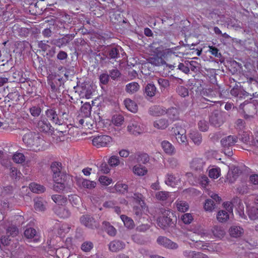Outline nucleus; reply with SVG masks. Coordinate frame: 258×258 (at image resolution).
<instances>
[{
  "label": "nucleus",
  "mask_w": 258,
  "mask_h": 258,
  "mask_svg": "<svg viewBox=\"0 0 258 258\" xmlns=\"http://www.w3.org/2000/svg\"><path fill=\"white\" fill-rule=\"evenodd\" d=\"M113 22L115 24H117L118 25H121L122 23H126V21L124 20V18L122 17V16L118 14H114L113 15V17L112 18V19L113 20Z\"/></svg>",
  "instance_id": "obj_55"
},
{
  "label": "nucleus",
  "mask_w": 258,
  "mask_h": 258,
  "mask_svg": "<svg viewBox=\"0 0 258 258\" xmlns=\"http://www.w3.org/2000/svg\"><path fill=\"white\" fill-rule=\"evenodd\" d=\"M169 119L172 121L177 120L179 119V112L177 109L174 107L169 108L166 112Z\"/></svg>",
  "instance_id": "obj_28"
},
{
  "label": "nucleus",
  "mask_w": 258,
  "mask_h": 258,
  "mask_svg": "<svg viewBox=\"0 0 258 258\" xmlns=\"http://www.w3.org/2000/svg\"><path fill=\"white\" fill-rule=\"evenodd\" d=\"M211 230L214 236L217 238H222L225 234V230L220 226L215 225Z\"/></svg>",
  "instance_id": "obj_25"
},
{
  "label": "nucleus",
  "mask_w": 258,
  "mask_h": 258,
  "mask_svg": "<svg viewBox=\"0 0 258 258\" xmlns=\"http://www.w3.org/2000/svg\"><path fill=\"white\" fill-rule=\"evenodd\" d=\"M13 159L17 163H22L25 161V158L22 153H18L14 155Z\"/></svg>",
  "instance_id": "obj_56"
},
{
  "label": "nucleus",
  "mask_w": 258,
  "mask_h": 258,
  "mask_svg": "<svg viewBox=\"0 0 258 258\" xmlns=\"http://www.w3.org/2000/svg\"><path fill=\"white\" fill-rule=\"evenodd\" d=\"M51 199L55 202L57 206H63L66 205L68 201V199L64 196L60 195H54L51 196Z\"/></svg>",
  "instance_id": "obj_26"
},
{
  "label": "nucleus",
  "mask_w": 258,
  "mask_h": 258,
  "mask_svg": "<svg viewBox=\"0 0 258 258\" xmlns=\"http://www.w3.org/2000/svg\"><path fill=\"white\" fill-rule=\"evenodd\" d=\"M68 200L73 207H78L81 204V199L77 195L69 196Z\"/></svg>",
  "instance_id": "obj_35"
},
{
  "label": "nucleus",
  "mask_w": 258,
  "mask_h": 258,
  "mask_svg": "<svg viewBox=\"0 0 258 258\" xmlns=\"http://www.w3.org/2000/svg\"><path fill=\"white\" fill-rule=\"evenodd\" d=\"M81 111L85 117H89L91 115V106L89 103H85L82 106Z\"/></svg>",
  "instance_id": "obj_48"
},
{
  "label": "nucleus",
  "mask_w": 258,
  "mask_h": 258,
  "mask_svg": "<svg viewBox=\"0 0 258 258\" xmlns=\"http://www.w3.org/2000/svg\"><path fill=\"white\" fill-rule=\"evenodd\" d=\"M239 108L242 110L244 113V118L247 119L253 117V114H254L256 109V106L254 103L246 100L240 104Z\"/></svg>",
  "instance_id": "obj_6"
},
{
  "label": "nucleus",
  "mask_w": 258,
  "mask_h": 258,
  "mask_svg": "<svg viewBox=\"0 0 258 258\" xmlns=\"http://www.w3.org/2000/svg\"><path fill=\"white\" fill-rule=\"evenodd\" d=\"M181 219L184 224H189L193 221L194 218L191 214L185 213L181 216Z\"/></svg>",
  "instance_id": "obj_57"
},
{
  "label": "nucleus",
  "mask_w": 258,
  "mask_h": 258,
  "mask_svg": "<svg viewBox=\"0 0 258 258\" xmlns=\"http://www.w3.org/2000/svg\"><path fill=\"white\" fill-rule=\"evenodd\" d=\"M137 160L139 164H146L149 161V157L146 153H141L138 155Z\"/></svg>",
  "instance_id": "obj_51"
},
{
  "label": "nucleus",
  "mask_w": 258,
  "mask_h": 258,
  "mask_svg": "<svg viewBox=\"0 0 258 258\" xmlns=\"http://www.w3.org/2000/svg\"><path fill=\"white\" fill-rule=\"evenodd\" d=\"M46 115L52 122L59 125L61 124V120L59 119L58 114L56 113L55 110L53 109H47L46 111Z\"/></svg>",
  "instance_id": "obj_21"
},
{
  "label": "nucleus",
  "mask_w": 258,
  "mask_h": 258,
  "mask_svg": "<svg viewBox=\"0 0 258 258\" xmlns=\"http://www.w3.org/2000/svg\"><path fill=\"white\" fill-rule=\"evenodd\" d=\"M125 243L121 241L116 240L110 242L109 249L112 252H117L124 248Z\"/></svg>",
  "instance_id": "obj_19"
},
{
  "label": "nucleus",
  "mask_w": 258,
  "mask_h": 258,
  "mask_svg": "<svg viewBox=\"0 0 258 258\" xmlns=\"http://www.w3.org/2000/svg\"><path fill=\"white\" fill-rule=\"evenodd\" d=\"M176 207L179 211L185 212L188 210L189 207L185 202L179 201L176 203Z\"/></svg>",
  "instance_id": "obj_52"
},
{
  "label": "nucleus",
  "mask_w": 258,
  "mask_h": 258,
  "mask_svg": "<svg viewBox=\"0 0 258 258\" xmlns=\"http://www.w3.org/2000/svg\"><path fill=\"white\" fill-rule=\"evenodd\" d=\"M128 131L135 135H139L142 132V130L136 122H133L131 124L129 125L127 127Z\"/></svg>",
  "instance_id": "obj_30"
},
{
  "label": "nucleus",
  "mask_w": 258,
  "mask_h": 258,
  "mask_svg": "<svg viewBox=\"0 0 258 258\" xmlns=\"http://www.w3.org/2000/svg\"><path fill=\"white\" fill-rule=\"evenodd\" d=\"M19 233V229L15 225H12L7 229V234L12 237L16 236Z\"/></svg>",
  "instance_id": "obj_46"
},
{
  "label": "nucleus",
  "mask_w": 258,
  "mask_h": 258,
  "mask_svg": "<svg viewBox=\"0 0 258 258\" xmlns=\"http://www.w3.org/2000/svg\"><path fill=\"white\" fill-rule=\"evenodd\" d=\"M229 233L231 237L238 238L243 234L244 230L240 226H232L229 228Z\"/></svg>",
  "instance_id": "obj_22"
},
{
  "label": "nucleus",
  "mask_w": 258,
  "mask_h": 258,
  "mask_svg": "<svg viewBox=\"0 0 258 258\" xmlns=\"http://www.w3.org/2000/svg\"><path fill=\"white\" fill-rule=\"evenodd\" d=\"M109 77L113 80H116L119 78L121 76V73L116 69H112L109 71Z\"/></svg>",
  "instance_id": "obj_63"
},
{
  "label": "nucleus",
  "mask_w": 258,
  "mask_h": 258,
  "mask_svg": "<svg viewBox=\"0 0 258 258\" xmlns=\"http://www.w3.org/2000/svg\"><path fill=\"white\" fill-rule=\"evenodd\" d=\"M198 126L200 131L206 132L209 128V124L205 120H202L198 122Z\"/></svg>",
  "instance_id": "obj_60"
},
{
  "label": "nucleus",
  "mask_w": 258,
  "mask_h": 258,
  "mask_svg": "<svg viewBox=\"0 0 258 258\" xmlns=\"http://www.w3.org/2000/svg\"><path fill=\"white\" fill-rule=\"evenodd\" d=\"M55 184L53 186V189L58 192H62L65 190L66 186L64 182H62V178H60L58 181H54Z\"/></svg>",
  "instance_id": "obj_34"
},
{
  "label": "nucleus",
  "mask_w": 258,
  "mask_h": 258,
  "mask_svg": "<svg viewBox=\"0 0 258 258\" xmlns=\"http://www.w3.org/2000/svg\"><path fill=\"white\" fill-rule=\"evenodd\" d=\"M169 197V192L167 191H159L156 194V198L160 201H165Z\"/></svg>",
  "instance_id": "obj_59"
},
{
  "label": "nucleus",
  "mask_w": 258,
  "mask_h": 258,
  "mask_svg": "<svg viewBox=\"0 0 258 258\" xmlns=\"http://www.w3.org/2000/svg\"><path fill=\"white\" fill-rule=\"evenodd\" d=\"M177 218L175 215L171 211L165 210L162 216L157 219V225L164 230L168 228H174L176 226Z\"/></svg>",
  "instance_id": "obj_2"
},
{
  "label": "nucleus",
  "mask_w": 258,
  "mask_h": 258,
  "mask_svg": "<svg viewBox=\"0 0 258 258\" xmlns=\"http://www.w3.org/2000/svg\"><path fill=\"white\" fill-rule=\"evenodd\" d=\"M103 228L105 231L110 236H115L116 233V230L115 228L111 225L108 222L103 221L102 223Z\"/></svg>",
  "instance_id": "obj_32"
},
{
  "label": "nucleus",
  "mask_w": 258,
  "mask_h": 258,
  "mask_svg": "<svg viewBox=\"0 0 258 258\" xmlns=\"http://www.w3.org/2000/svg\"><path fill=\"white\" fill-rule=\"evenodd\" d=\"M178 69L186 74H188L189 72V68L188 63H179L178 65Z\"/></svg>",
  "instance_id": "obj_61"
},
{
  "label": "nucleus",
  "mask_w": 258,
  "mask_h": 258,
  "mask_svg": "<svg viewBox=\"0 0 258 258\" xmlns=\"http://www.w3.org/2000/svg\"><path fill=\"white\" fill-rule=\"evenodd\" d=\"M74 37L75 35L74 34H66L61 38L51 39L50 44L52 45H54L59 48H61L63 46H66L68 44Z\"/></svg>",
  "instance_id": "obj_11"
},
{
  "label": "nucleus",
  "mask_w": 258,
  "mask_h": 258,
  "mask_svg": "<svg viewBox=\"0 0 258 258\" xmlns=\"http://www.w3.org/2000/svg\"><path fill=\"white\" fill-rule=\"evenodd\" d=\"M226 115L225 112L215 110L210 115L209 121L212 125L219 127L225 122Z\"/></svg>",
  "instance_id": "obj_4"
},
{
  "label": "nucleus",
  "mask_w": 258,
  "mask_h": 258,
  "mask_svg": "<svg viewBox=\"0 0 258 258\" xmlns=\"http://www.w3.org/2000/svg\"><path fill=\"white\" fill-rule=\"evenodd\" d=\"M153 125L158 129L164 130L169 125L168 120L165 118H161L154 121Z\"/></svg>",
  "instance_id": "obj_27"
},
{
  "label": "nucleus",
  "mask_w": 258,
  "mask_h": 258,
  "mask_svg": "<svg viewBox=\"0 0 258 258\" xmlns=\"http://www.w3.org/2000/svg\"><path fill=\"white\" fill-rule=\"evenodd\" d=\"M128 188V185L122 183H117L114 186L115 190L117 192L121 194H124L127 192Z\"/></svg>",
  "instance_id": "obj_47"
},
{
  "label": "nucleus",
  "mask_w": 258,
  "mask_h": 258,
  "mask_svg": "<svg viewBox=\"0 0 258 258\" xmlns=\"http://www.w3.org/2000/svg\"><path fill=\"white\" fill-rule=\"evenodd\" d=\"M53 210L57 216L62 218L69 217L71 214L68 208L62 206H55L54 207Z\"/></svg>",
  "instance_id": "obj_17"
},
{
  "label": "nucleus",
  "mask_w": 258,
  "mask_h": 258,
  "mask_svg": "<svg viewBox=\"0 0 258 258\" xmlns=\"http://www.w3.org/2000/svg\"><path fill=\"white\" fill-rule=\"evenodd\" d=\"M174 136L176 137L177 141L179 144H183L186 145L187 140L186 136V131L180 125L175 124V127L172 129Z\"/></svg>",
  "instance_id": "obj_10"
},
{
  "label": "nucleus",
  "mask_w": 258,
  "mask_h": 258,
  "mask_svg": "<svg viewBox=\"0 0 258 258\" xmlns=\"http://www.w3.org/2000/svg\"><path fill=\"white\" fill-rule=\"evenodd\" d=\"M13 190L14 188L12 185H7L6 186H4L3 189H2L1 195H2L3 197L11 195L13 194Z\"/></svg>",
  "instance_id": "obj_53"
},
{
  "label": "nucleus",
  "mask_w": 258,
  "mask_h": 258,
  "mask_svg": "<svg viewBox=\"0 0 258 258\" xmlns=\"http://www.w3.org/2000/svg\"><path fill=\"white\" fill-rule=\"evenodd\" d=\"M119 49H121V47L118 46H107L102 53L105 57H101V59L104 60L107 58L108 59L116 60L120 57Z\"/></svg>",
  "instance_id": "obj_5"
},
{
  "label": "nucleus",
  "mask_w": 258,
  "mask_h": 258,
  "mask_svg": "<svg viewBox=\"0 0 258 258\" xmlns=\"http://www.w3.org/2000/svg\"><path fill=\"white\" fill-rule=\"evenodd\" d=\"M31 191L36 193H42L45 190L44 186L36 183H31L30 187Z\"/></svg>",
  "instance_id": "obj_41"
},
{
  "label": "nucleus",
  "mask_w": 258,
  "mask_h": 258,
  "mask_svg": "<svg viewBox=\"0 0 258 258\" xmlns=\"http://www.w3.org/2000/svg\"><path fill=\"white\" fill-rule=\"evenodd\" d=\"M24 235L27 238H34V241L37 242L39 240L40 236L36 230L33 228H29L24 231Z\"/></svg>",
  "instance_id": "obj_23"
},
{
  "label": "nucleus",
  "mask_w": 258,
  "mask_h": 258,
  "mask_svg": "<svg viewBox=\"0 0 258 258\" xmlns=\"http://www.w3.org/2000/svg\"><path fill=\"white\" fill-rule=\"evenodd\" d=\"M216 208H217L216 204L213 200L207 199L205 201L204 209L206 211L211 212Z\"/></svg>",
  "instance_id": "obj_40"
},
{
  "label": "nucleus",
  "mask_w": 258,
  "mask_h": 258,
  "mask_svg": "<svg viewBox=\"0 0 258 258\" xmlns=\"http://www.w3.org/2000/svg\"><path fill=\"white\" fill-rule=\"evenodd\" d=\"M186 255L188 258H209L208 256L200 252L190 251Z\"/></svg>",
  "instance_id": "obj_42"
},
{
  "label": "nucleus",
  "mask_w": 258,
  "mask_h": 258,
  "mask_svg": "<svg viewBox=\"0 0 258 258\" xmlns=\"http://www.w3.org/2000/svg\"><path fill=\"white\" fill-rule=\"evenodd\" d=\"M241 173L242 171L238 167L233 166L227 174V179H229L230 182H233Z\"/></svg>",
  "instance_id": "obj_20"
},
{
  "label": "nucleus",
  "mask_w": 258,
  "mask_h": 258,
  "mask_svg": "<svg viewBox=\"0 0 258 258\" xmlns=\"http://www.w3.org/2000/svg\"><path fill=\"white\" fill-rule=\"evenodd\" d=\"M220 169L218 168H212L209 171V176L210 178L216 179L220 176Z\"/></svg>",
  "instance_id": "obj_54"
},
{
  "label": "nucleus",
  "mask_w": 258,
  "mask_h": 258,
  "mask_svg": "<svg viewBox=\"0 0 258 258\" xmlns=\"http://www.w3.org/2000/svg\"><path fill=\"white\" fill-rule=\"evenodd\" d=\"M76 88L80 90L79 95L81 97H85L87 99L92 98L94 89L93 86L91 85L86 83H84L82 84L80 87L77 85L76 87H74V89Z\"/></svg>",
  "instance_id": "obj_12"
},
{
  "label": "nucleus",
  "mask_w": 258,
  "mask_h": 258,
  "mask_svg": "<svg viewBox=\"0 0 258 258\" xmlns=\"http://www.w3.org/2000/svg\"><path fill=\"white\" fill-rule=\"evenodd\" d=\"M229 214L225 210L219 211L217 215V220L220 222L226 221L229 219Z\"/></svg>",
  "instance_id": "obj_43"
},
{
  "label": "nucleus",
  "mask_w": 258,
  "mask_h": 258,
  "mask_svg": "<svg viewBox=\"0 0 258 258\" xmlns=\"http://www.w3.org/2000/svg\"><path fill=\"white\" fill-rule=\"evenodd\" d=\"M81 182L82 186L84 188L92 189L95 187L96 182L86 179H82L80 180Z\"/></svg>",
  "instance_id": "obj_45"
},
{
  "label": "nucleus",
  "mask_w": 258,
  "mask_h": 258,
  "mask_svg": "<svg viewBox=\"0 0 258 258\" xmlns=\"http://www.w3.org/2000/svg\"><path fill=\"white\" fill-rule=\"evenodd\" d=\"M156 93V88L155 86L151 83L147 84L145 87L144 94L147 96L153 97L155 95Z\"/></svg>",
  "instance_id": "obj_29"
},
{
  "label": "nucleus",
  "mask_w": 258,
  "mask_h": 258,
  "mask_svg": "<svg viewBox=\"0 0 258 258\" xmlns=\"http://www.w3.org/2000/svg\"><path fill=\"white\" fill-rule=\"evenodd\" d=\"M157 242L159 245L170 249H176L178 247L177 243L165 236H159L157 238Z\"/></svg>",
  "instance_id": "obj_13"
},
{
  "label": "nucleus",
  "mask_w": 258,
  "mask_h": 258,
  "mask_svg": "<svg viewBox=\"0 0 258 258\" xmlns=\"http://www.w3.org/2000/svg\"><path fill=\"white\" fill-rule=\"evenodd\" d=\"M133 171L135 174L139 176H143L147 172L146 168L141 164L135 166L133 168Z\"/></svg>",
  "instance_id": "obj_38"
},
{
  "label": "nucleus",
  "mask_w": 258,
  "mask_h": 258,
  "mask_svg": "<svg viewBox=\"0 0 258 258\" xmlns=\"http://www.w3.org/2000/svg\"><path fill=\"white\" fill-rule=\"evenodd\" d=\"M111 142V137L107 135L98 136L92 140L93 145L98 148L107 147Z\"/></svg>",
  "instance_id": "obj_9"
},
{
  "label": "nucleus",
  "mask_w": 258,
  "mask_h": 258,
  "mask_svg": "<svg viewBox=\"0 0 258 258\" xmlns=\"http://www.w3.org/2000/svg\"><path fill=\"white\" fill-rule=\"evenodd\" d=\"M120 218L126 228L130 229L134 228L135 225L134 221L131 218L124 215H121Z\"/></svg>",
  "instance_id": "obj_36"
},
{
  "label": "nucleus",
  "mask_w": 258,
  "mask_h": 258,
  "mask_svg": "<svg viewBox=\"0 0 258 258\" xmlns=\"http://www.w3.org/2000/svg\"><path fill=\"white\" fill-rule=\"evenodd\" d=\"M164 55L165 54L162 53L161 52H158L156 54L149 57L148 58H147V60L149 63L155 66L159 67L164 64H166L167 67H168L170 69H172V68L174 67V66L172 64H168L166 63V61L163 58V56H164Z\"/></svg>",
  "instance_id": "obj_7"
},
{
  "label": "nucleus",
  "mask_w": 258,
  "mask_h": 258,
  "mask_svg": "<svg viewBox=\"0 0 258 258\" xmlns=\"http://www.w3.org/2000/svg\"><path fill=\"white\" fill-rule=\"evenodd\" d=\"M238 139L243 143L248 144L250 143V138L249 135L245 132H243L241 134H239Z\"/></svg>",
  "instance_id": "obj_58"
},
{
  "label": "nucleus",
  "mask_w": 258,
  "mask_h": 258,
  "mask_svg": "<svg viewBox=\"0 0 258 258\" xmlns=\"http://www.w3.org/2000/svg\"><path fill=\"white\" fill-rule=\"evenodd\" d=\"M139 85L137 82L130 83L126 85L125 90L128 93H133L139 89Z\"/></svg>",
  "instance_id": "obj_39"
},
{
  "label": "nucleus",
  "mask_w": 258,
  "mask_h": 258,
  "mask_svg": "<svg viewBox=\"0 0 258 258\" xmlns=\"http://www.w3.org/2000/svg\"><path fill=\"white\" fill-rule=\"evenodd\" d=\"M124 104L126 108L133 112H135L138 110V106L136 103L129 98L124 100Z\"/></svg>",
  "instance_id": "obj_31"
},
{
  "label": "nucleus",
  "mask_w": 258,
  "mask_h": 258,
  "mask_svg": "<svg viewBox=\"0 0 258 258\" xmlns=\"http://www.w3.org/2000/svg\"><path fill=\"white\" fill-rule=\"evenodd\" d=\"M50 168L53 173L52 177L54 181H58L62 178L63 174L61 172L62 164L59 162H53L50 165Z\"/></svg>",
  "instance_id": "obj_14"
},
{
  "label": "nucleus",
  "mask_w": 258,
  "mask_h": 258,
  "mask_svg": "<svg viewBox=\"0 0 258 258\" xmlns=\"http://www.w3.org/2000/svg\"><path fill=\"white\" fill-rule=\"evenodd\" d=\"M230 93L232 96L237 97L239 98H245L249 96L251 97V95L246 91H245L240 85L236 84L233 88L231 90Z\"/></svg>",
  "instance_id": "obj_15"
},
{
  "label": "nucleus",
  "mask_w": 258,
  "mask_h": 258,
  "mask_svg": "<svg viewBox=\"0 0 258 258\" xmlns=\"http://www.w3.org/2000/svg\"><path fill=\"white\" fill-rule=\"evenodd\" d=\"M161 145L163 149L166 154L171 155L175 153L174 147L168 141H163L161 143Z\"/></svg>",
  "instance_id": "obj_24"
},
{
  "label": "nucleus",
  "mask_w": 258,
  "mask_h": 258,
  "mask_svg": "<svg viewBox=\"0 0 258 258\" xmlns=\"http://www.w3.org/2000/svg\"><path fill=\"white\" fill-rule=\"evenodd\" d=\"M206 162L201 158H195L190 162V168L197 172L203 171Z\"/></svg>",
  "instance_id": "obj_16"
},
{
  "label": "nucleus",
  "mask_w": 258,
  "mask_h": 258,
  "mask_svg": "<svg viewBox=\"0 0 258 258\" xmlns=\"http://www.w3.org/2000/svg\"><path fill=\"white\" fill-rule=\"evenodd\" d=\"M34 201V208L36 210L39 211H43L45 210V208L43 204L42 201L39 199H35Z\"/></svg>",
  "instance_id": "obj_49"
},
{
  "label": "nucleus",
  "mask_w": 258,
  "mask_h": 258,
  "mask_svg": "<svg viewBox=\"0 0 258 258\" xmlns=\"http://www.w3.org/2000/svg\"><path fill=\"white\" fill-rule=\"evenodd\" d=\"M23 131V141L30 150H40L42 149L44 141L40 135L28 129H24Z\"/></svg>",
  "instance_id": "obj_1"
},
{
  "label": "nucleus",
  "mask_w": 258,
  "mask_h": 258,
  "mask_svg": "<svg viewBox=\"0 0 258 258\" xmlns=\"http://www.w3.org/2000/svg\"><path fill=\"white\" fill-rule=\"evenodd\" d=\"M189 137L195 145L199 146L202 143V136L201 134L197 132H192L190 134Z\"/></svg>",
  "instance_id": "obj_33"
},
{
  "label": "nucleus",
  "mask_w": 258,
  "mask_h": 258,
  "mask_svg": "<svg viewBox=\"0 0 258 258\" xmlns=\"http://www.w3.org/2000/svg\"><path fill=\"white\" fill-rule=\"evenodd\" d=\"M30 112L32 116L37 117L40 115L41 109L38 106H33L30 108Z\"/></svg>",
  "instance_id": "obj_64"
},
{
  "label": "nucleus",
  "mask_w": 258,
  "mask_h": 258,
  "mask_svg": "<svg viewBox=\"0 0 258 258\" xmlns=\"http://www.w3.org/2000/svg\"><path fill=\"white\" fill-rule=\"evenodd\" d=\"M81 223L85 227L95 229L99 227V223L90 215L86 214L82 215L80 218Z\"/></svg>",
  "instance_id": "obj_8"
},
{
  "label": "nucleus",
  "mask_w": 258,
  "mask_h": 258,
  "mask_svg": "<svg viewBox=\"0 0 258 258\" xmlns=\"http://www.w3.org/2000/svg\"><path fill=\"white\" fill-rule=\"evenodd\" d=\"M158 83L160 85L161 89H163L164 90L169 86V81L166 79L159 78L158 80Z\"/></svg>",
  "instance_id": "obj_62"
},
{
  "label": "nucleus",
  "mask_w": 258,
  "mask_h": 258,
  "mask_svg": "<svg viewBox=\"0 0 258 258\" xmlns=\"http://www.w3.org/2000/svg\"><path fill=\"white\" fill-rule=\"evenodd\" d=\"M237 140V137L231 135L221 139V144L223 147V151L226 156L231 157L233 155V146Z\"/></svg>",
  "instance_id": "obj_3"
},
{
  "label": "nucleus",
  "mask_w": 258,
  "mask_h": 258,
  "mask_svg": "<svg viewBox=\"0 0 258 258\" xmlns=\"http://www.w3.org/2000/svg\"><path fill=\"white\" fill-rule=\"evenodd\" d=\"M248 213L250 219L254 220L258 219V206H253L250 208Z\"/></svg>",
  "instance_id": "obj_44"
},
{
  "label": "nucleus",
  "mask_w": 258,
  "mask_h": 258,
  "mask_svg": "<svg viewBox=\"0 0 258 258\" xmlns=\"http://www.w3.org/2000/svg\"><path fill=\"white\" fill-rule=\"evenodd\" d=\"M124 117L121 115H114L112 117V122L116 126H119L123 123Z\"/></svg>",
  "instance_id": "obj_50"
},
{
  "label": "nucleus",
  "mask_w": 258,
  "mask_h": 258,
  "mask_svg": "<svg viewBox=\"0 0 258 258\" xmlns=\"http://www.w3.org/2000/svg\"><path fill=\"white\" fill-rule=\"evenodd\" d=\"M149 112L151 115L157 116L162 114L164 110L160 106L155 105L149 108Z\"/></svg>",
  "instance_id": "obj_37"
},
{
  "label": "nucleus",
  "mask_w": 258,
  "mask_h": 258,
  "mask_svg": "<svg viewBox=\"0 0 258 258\" xmlns=\"http://www.w3.org/2000/svg\"><path fill=\"white\" fill-rule=\"evenodd\" d=\"M37 127L38 130L44 133H51L53 132V128L47 120H40L37 123Z\"/></svg>",
  "instance_id": "obj_18"
}]
</instances>
